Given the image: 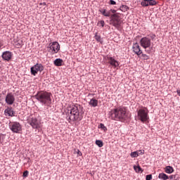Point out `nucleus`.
Instances as JSON below:
<instances>
[{"mask_svg": "<svg viewBox=\"0 0 180 180\" xmlns=\"http://www.w3.org/2000/svg\"><path fill=\"white\" fill-rule=\"evenodd\" d=\"M134 171H136V172H143V169H141V167H140V165L134 166Z\"/></svg>", "mask_w": 180, "mask_h": 180, "instance_id": "nucleus-24", "label": "nucleus"}, {"mask_svg": "<svg viewBox=\"0 0 180 180\" xmlns=\"http://www.w3.org/2000/svg\"><path fill=\"white\" fill-rule=\"evenodd\" d=\"M141 6H155L157 1L155 0H142L141 2Z\"/></svg>", "mask_w": 180, "mask_h": 180, "instance_id": "nucleus-11", "label": "nucleus"}, {"mask_svg": "<svg viewBox=\"0 0 180 180\" xmlns=\"http://www.w3.org/2000/svg\"><path fill=\"white\" fill-rule=\"evenodd\" d=\"M43 70H44V67H43V65L37 63L35 65L31 68V74L36 76L39 71L41 72Z\"/></svg>", "mask_w": 180, "mask_h": 180, "instance_id": "nucleus-10", "label": "nucleus"}, {"mask_svg": "<svg viewBox=\"0 0 180 180\" xmlns=\"http://www.w3.org/2000/svg\"><path fill=\"white\" fill-rule=\"evenodd\" d=\"M110 25H112L115 27H119L122 23H123V20L119 13H115L111 15Z\"/></svg>", "mask_w": 180, "mask_h": 180, "instance_id": "nucleus-5", "label": "nucleus"}, {"mask_svg": "<svg viewBox=\"0 0 180 180\" xmlns=\"http://www.w3.org/2000/svg\"><path fill=\"white\" fill-rule=\"evenodd\" d=\"M175 178H176V176L174 174L169 176V179L170 180L175 179Z\"/></svg>", "mask_w": 180, "mask_h": 180, "instance_id": "nucleus-31", "label": "nucleus"}, {"mask_svg": "<svg viewBox=\"0 0 180 180\" xmlns=\"http://www.w3.org/2000/svg\"><path fill=\"white\" fill-rule=\"evenodd\" d=\"M60 51V44L57 41H53L49 44V53L51 54H57Z\"/></svg>", "mask_w": 180, "mask_h": 180, "instance_id": "nucleus-7", "label": "nucleus"}, {"mask_svg": "<svg viewBox=\"0 0 180 180\" xmlns=\"http://www.w3.org/2000/svg\"><path fill=\"white\" fill-rule=\"evenodd\" d=\"M110 12H111L112 13H114V15L116 13V10H112V9H111L110 11Z\"/></svg>", "mask_w": 180, "mask_h": 180, "instance_id": "nucleus-35", "label": "nucleus"}, {"mask_svg": "<svg viewBox=\"0 0 180 180\" xmlns=\"http://www.w3.org/2000/svg\"><path fill=\"white\" fill-rule=\"evenodd\" d=\"M132 50L133 52L135 53V54H136L137 56H141V54H143V51H141V48L137 42L133 44Z\"/></svg>", "mask_w": 180, "mask_h": 180, "instance_id": "nucleus-14", "label": "nucleus"}, {"mask_svg": "<svg viewBox=\"0 0 180 180\" xmlns=\"http://www.w3.org/2000/svg\"><path fill=\"white\" fill-rule=\"evenodd\" d=\"M89 105L93 108H96V106H98V100H96V98H93L92 99H91Z\"/></svg>", "mask_w": 180, "mask_h": 180, "instance_id": "nucleus-18", "label": "nucleus"}, {"mask_svg": "<svg viewBox=\"0 0 180 180\" xmlns=\"http://www.w3.org/2000/svg\"><path fill=\"white\" fill-rule=\"evenodd\" d=\"M79 109H81V106L79 105H72L68 110V120L69 123L82 120V114L79 111Z\"/></svg>", "mask_w": 180, "mask_h": 180, "instance_id": "nucleus-1", "label": "nucleus"}, {"mask_svg": "<svg viewBox=\"0 0 180 180\" xmlns=\"http://www.w3.org/2000/svg\"><path fill=\"white\" fill-rule=\"evenodd\" d=\"M137 119L141 121L142 123H147L150 119L148 116V108L141 107V108L137 110Z\"/></svg>", "mask_w": 180, "mask_h": 180, "instance_id": "nucleus-4", "label": "nucleus"}, {"mask_svg": "<svg viewBox=\"0 0 180 180\" xmlns=\"http://www.w3.org/2000/svg\"><path fill=\"white\" fill-rule=\"evenodd\" d=\"M77 154H81V151H79V150H77Z\"/></svg>", "mask_w": 180, "mask_h": 180, "instance_id": "nucleus-38", "label": "nucleus"}, {"mask_svg": "<svg viewBox=\"0 0 180 180\" xmlns=\"http://www.w3.org/2000/svg\"><path fill=\"white\" fill-rule=\"evenodd\" d=\"M27 122L32 126V129H40V124L36 117L30 116Z\"/></svg>", "mask_w": 180, "mask_h": 180, "instance_id": "nucleus-9", "label": "nucleus"}, {"mask_svg": "<svg viewBox=\"0 0 180 180\" xmlns=\"http://www.w3.org/2000/svg\"><path fill=\"white\" fill-rule=\"evenodd\" d=\"M140 155V153L138 151H134L131 153V158H136Z\"/></svg>", "mask_w": 180, "mask_h": 180, "instance_id": "nucleus-22", "label": "nucleus"}, {"mask_svg": "<svg viewBox=\"0 0 180 180\" xmlns=\"http://www.w3.org/2000/svg\"><path fill=\"white\" fill-rule=\"evenodd\" d=\"M51 93L46 91H40L35 95L36 99L39 101L40 103L46 106H49L51 104Z\"/></svg>", "mask_w": 180, "mask_h": 180, "instance_id": "nucleus-3", "label": "nucleus"}, {"mask_svg": "<svg viewBox=\"0 0 180 180\" xmlns=\"http://www.w3.org/2000/svg\"><path fill=\"white\" fill-rule=\"evenodd\" d=\"M100 24L102 26V27H103V26H105V21L103 20L100 21Z\"/></svg>", "mask_w": 180, "mask_h": 180, "instance_id": "nucleus-33", "label": "nucleus"}, {"mask_svg": "<svg viewBox=\"0 0 180 180\" xmlns=\"http://www.w3.org/2000/svg\"><path fill=\"white\" fill-rule=\"evenodd\" d=\"M120 9L122 12H127V11H129V7L126 5H123L120 6Z\"/></svg>", "mask_w": 180, "mask_h": 180, "instance_id": "nucleus-23", "label": "nucleus"}, {"mask_svg": "<svg viewBox=\"0 0 180 180\" xmlns=\"http://www.w3.org/2000/svg\"><path fill=\"white\" fill-rule=\"evenodd\" d=\"M139 152V155H143L144 154V150H138Z\"/></svg>", "mask_w": 180, "mask_h": 180, "instance_id": "nucleus-34", "label": "nucleus"}, {"mask_svg": "<svg viewBox=\"0 0 180 180\" xmlns=\"http://www.w3.org/2000/svg\"><path fill=\"white\" fill-rule=\"evenodd\" d=\"M99 12H101L103 16H106L107 18H109L110 16V12L107 11L106 9H101L99 10Z\"/></svg>", "mask_w": 180, "mask_h": 180, "instance_id": "nucleus-20", "label": "nucleus"}, {"mask_svg": "<svg viewBox=\"0 0 180 180\" xmlns=\"http://www.w3.org/2000/svg\"><path fill=\"white\" fill-rule=\"evenodd\" d=\"M1 57L5 61H11V60H12V57H13V53L9 51H6L3 52Z\"/></svg>", "mask_w": 180, "mask_h": 180, "instance_id": "nucleus-12", "label": "nucleus"}, {"mask_svg": "<svg viewBox=\"0 0 180 180\" xmlns=\"http://www.w3.org/2000/svg\"><path fill=\"white\" fill-rule=\"evenodd\" d=\"M142 57L144 58V60H148V56L146 54H142Z\"/></svg>", "mask_w": 180, "mask_h": 180, "instance_id": "nucleus-32", "label": "nucleus"}, {"mask_svg": "<svg viewBox=\"0 0 180 180\" xmlns=\"http://www.w3.org/2000/svg\"><path fill=\"white\" fill-rule=\"evenodd\" d=\"M9 127L13 133H20L22 131V125L18 122H11Z\"/></svg>", "mask_w": 180, "mask_h": 180, "instance_id": "nucleus-6", "label": "nucleus"}, {"mask_svg": "<svg viewBox=\"0 0 180 180\" xmlns=\"http://www.w3.org/2000/svg\"><path fill=\"white\" fill-rule=\"evenodd\" d=\"M110 116L112 120H125V119H127L129 113L126 108L121 107L112 110Z\"/></svg>", "mask_w": 180, "mask_h": 180, "instance_id": "nucleus-2", "label": "nucleus"}, {"mask_svg": "<svg viewBox=\"0 0 180 180\" xmlns=\"http://www.w3.org/2000/svg\"><path fill=\"white\" fill-rule=\"evenodd\" d=\"M98 127H99L100 129H102L103 130H107L106 127H105V124H100V125L98 126Z\"/></svg>", "mask_w": 180, "mask_h": 180, "instance_id": "nucleus-27", "label": "nucleus"}, {"mask_svg": "<svg viewBox=\"0 0 180 180\" xmlns=\"http://www.w3.org/2000/svg\"><path fill=\"white\" fill-rule=\"evenodd\" d=\"M140 44L143 49H150L151 47V39L148 37H143L140 40Z\"/></svg>", "mask_w": 180, "mask_h": 180, "instance_id": "nucleus-8", "label": "nucleus"}, {"mask_svg": "<svg viewBox=\"0 0 180 180\" xmlns=\"http://www.w3.org/2000/svg\"><path fill=\"white\" fill-rule=\"evenodd\" d=\"M1 134H0V141H1Z\"/></svg>", "mask_w": 180, "mask_h": 180, "instance_id": "nucleus-40", "label": "nucleus"}, {"mask_svg": "<svg viewBox=\"0 0 180 180\" xmlns=\"http://www.w3.org/2000/svg\"><path fill=\"white\" fill-rule=\"evenodd\" d=\"M109 4L110 5H116V1H115L114 0H110Z\"/></svg>", "mask_w": 180, "mask_h": 180, "instance_id": "nucleus-30", "label": "nucleus"}, {"mask_svg": "<svg viewBox=\"0 0 180 180\" xmlns=\"http://www.w3.org/2000/svg\"><path fill=\"white\" fill-rule=\"evenodd\" d=\"M94 38L96 41H101V35H99L98 32L96 33Z\"/></svg>", "mask_w": 180, "mask_h": 180, "instance_id": "nucleus-26", "label": "nucleus"}, {"mask_svg": "<svg viewBox=\"0 0 180 180\" xmlns=\"http://www.w3.org/2000/svg\"><path fill=\"white\" fill-rule=\"evenodd\" d=\"M166 174H172L174 172V167L171 166H167L165 168Z\"/></svg>", "mask_w": 180, "mask_h": 180, "instance_id": "nucleus-21", "label": "nucleus"}, {"mask_svg": "<svg viewBox=\"0 0 180 180\" xmlns=\"http://www.w3.org/2000/svg\"><path fill=\"white\" fill-rule=\"evenodd\" d=\"M176 92H177V95H179V96H180V90H177Z\"/></svg>", "mask_w": 180, "mask_h": 180, "instance_id": "nucleus-36", "label": "nucleus"}, {"mask_svg": "<svg viewBox=\"0 0 180 180\" xmlns=\"http://www.w3.org/2000/svg\"><path fill=\"white\" fill-rule=\"evenodd\" d=\"M158 178L161 180H167L169 179V176L165 174V173H160L158 175Z\"/></svg>", "mask_w": 180, "mask_h": 180, "instance_id": "nucleus-19", "label": "nucleus"}, {"mask_svg": "<svg viewBox=\"0 0 180 180\" xmlns=\"http://www.w3.org/2000/svg\"><path fill=\"white\" fill-rule=\"evenodd\" d=\"M40 5H44V6H46V3H43V4H41Z\"/></svg>", "mask_w": 180, "mask_h": 180, "instance_id": "nucleus-39", "label": "nucleus"}, {"mask_svg": "<svg viewBox=\"0 0 180 180\" xmlns=\"http://www.w3.org/2000/svg\"><path fill=\"white\" fill-rule=\"evenodd\" d=\"M5 101L7 105H13L15 103V96L12 93H8L6 96Z\"/></svg>", "mask_w": 180, "mask_h": 180, "instance_id": "nucleus-13", "label": "nucleus"}, {"mask_svg": "<svg viewBox=\"0 0 180 180\" xmlns=\"http://www.w3.org/2000/svg\"><path fill=\"white\" fill-rule=\"evenodd\" d=\"M107 58L110 65H112V67H115V68H116V67H119V62L115 60V58L112 57H108Z\"/></svg>", "mask_w": 180, "mask_h": 180, "instance_id": "nucleus-16", "label": "nucleus"}, {"mask_svg": "<svg viewBox=\"0 0 180 180\" xmlns=\"http://www.w3.org/2000/svg\"><path fill=\"white\" fill-rule=\"evenodd\" d=\"M53 64L56 67H61L64 64V60L61 58H57L53 61Z\"/></svg>", "mask_w": 180, "mask_h": 180, "instance_id": "nucleus-17", "label": "nucleus"}, {"mask_svg": "<svg viewBox=\"0 0 180 180\" xmlns=\"http://www.w3.org/2000/svg\"><path fill=\"white\" fill-rule=\"evenodd\" d=\"M2 46H4V44H2V42L0 41V49L1 47H2Z\"/></svg>", "mask_w": 180, "mask_h": 180, "instance_id": "nucleus-37", "label": "nucleus"}, {"mask_svg": "<svg viewBox=\"0 0 180 180\" xmlns=\"http://www.w3.org/2000/svg\"><path fill=\"white\" fill-rule=\"evenodd\" d=\"M96 146H98V147H103V142L101 140H96Z\"/></svg>", "mask_w": 180, "mask_h": 180, "instance_id": "nucleus-25", "label": "nucleus"}, {"mask_svg": "<svg viewBox=\"0 0 180 180\" xmlns=\"http://www.w3.org/2000/svg\"><path fill=\"white\" fill-rule=\"evenodd\" d=\"M4 115L5 116L13 117V116H15V111H13V109H12V108L8 107L4 110Z\"/></svg>", "mask_w": 180, "mask_h": 180, "instance_id": "nucleus-15", "label": "nucleus"}, {"mask_svg": "<svg viewBox=\"0 0 180 180\" xmlns=\"http://www.w3.org/2000/svg\"><path fill=\"white\" fill-rule=\"evenodd\" d=\"M28 175H29V171L26 170V171H25V172H23L22 176H23L24 178H27V176H28Z\"/></svg>", "mask_w": 180, "mask_h": 180, "instance_id": "nucleus-28", "label": "nucleus"}, {"mask_svg": "<svg viewBox=\"0 0 180 180\" xmlns=\"http://www.w3.org/2000/svg\"><path fill=\"white\" fill-rule=\"evenodd\" d=\"M151 179H153V175L151 174L146 175V180H151Z\"/></svg>", "mask_w": 180, "mask_h": 180, "instance_id": "nucleus-29", "label": "nucleus"}]
</instances>
